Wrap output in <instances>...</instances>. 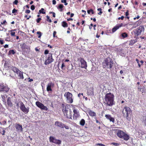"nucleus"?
<instances>
[{
    "label": "nucleus",
    "instance_id": "nucleus-4",
    "mask_svg": "<svg viewBox=\"0 0 146 146\" xmlns=\"http://www.w3.org/2000/svg\"><path fill=\"white\" fill-rule=\"evenodd\" d=\"M117 136L120 138H122L125 141L128 140L130 138L129 136L123 131L119 129L116 130Z\"/></svg>",
    "mask_w": 146,
    "mask_h": 146
},
{
    "label": "nucleus",
    "instance_id": "nucleus-25",
    "mask_svg": "<svg viewBox=\"0 0 146 146\" xmlns=\"http://www.w3.org/2000/svg\"><path fill=\"white\" fill-rule=\"evenodd\" d=\"M17 76L18 78L19 79H23L24 78V77L23 75V72L21 71H20Z\"/></svg>",
    "mask_w": 146,
    "mask_h": 146
},
{
    "label": "nucleus",
    "instance_id": "nucleus-9",
    "mask_svg": "<svg viewBox=\"0 0 146 146\" xmlns=\"http://www.w3.org/2000/svg\"><path fill=\"white\" fill-rule=\"evenodd\" d=\"M137 35L139 36L144 33L145 29L143 26L141 25L137 28Z\"/></svg>",
    "mask_w": 146,
    "mask_h": 146
},
{
    "label": "nucleus",
    "instance_id": "nucleus-11",
    "mask_svg": "<svg viewBox=\"0 0 146 146\" xmlns=\"http://www.w3.org/2000/svg\"><path fill=\"white\" fill-rule=\"evenodd\" d=\"M36 105L41 110L47 111L48 110L47 107L45 106L44 104L39 101H37L35 103Z\"/></svg>",
    "mask_w": 146,
    "mask_h": 146
},
{
    "label": "nucleus",
    "instance_id": "nucleus-35",
    "mask_svg": "<svg viewBox=\"0 0 146 146\" xmlns=\"http://www.w3.org/2000/svg\"><path fill=\"white\" fill-rule=\"evenodd\" d=\"M1 97L3 101H5V99L7 98V96L6 94L1 95Z\"/></svg>",
    "mask_w": 146,
    "mask_h": 146
},
{
    "label": "nucleus",
    "instance_id": "nucleus-43",
    "mask_svg": "<svg viewBox=\"0 0 146 146\" xmlns=\"http://www.w3.org/2000/svg\"><path fill=\"white\" fill-rule=\"evenodd\" d=\"M10 32H11V36H15V33L14 32H13V31H10Z\"/></svg>",
    "mask_w": 146,
    "mask_h": 146
},
{
    "label": "nucleus",
    "instance_id": "nucleus-15",
    "mask_svg": "<svg viewBox=\"0 0 146 146\" xmlns=\"http://www.w3.org/2000/svg\"><path fill=\"white\" fill-rule=\"evenodd\" d=\"M54 86V83L51 82L48 83L47 85L46 90L47 92L52 91V88H53Z\"/></svg>",
    "mask_w": 146,
    "mask_h": 146
},
{
    "label": "nucleus",
    "instance_id": "nucleus-16",
    "mask_svg": "<svg viewBox=\"0 0 146 146\" xmlns=\"http://www.w3.org/2000/svg\"><path fill=\"white\" fill-rule=\"evenodd\" d=\"M79 59L81 64V67L86 68L87 67V64L86 61L82 58H80Z\"/></svg>",
    "mask_w": 146,
    "mask_h": 146
},
{
    "label": "nucleus",
    "instance_id": "nucleus-37",
    "mask_svg": "<svg viewBox=\"0 0 146 146\" xmlns=\"http://www.w3.org/2000/svg\"><path fill=\"white\" fill-rule=\"evenodd\" d=\"M98 11H100V12L98 13V14L99 15H101L102 13L103 12L102 11V9L101 8H98L97 9Z\"/></svg>",
    "mask_w": 146,
    "mask_h": 146
},
{
    "label": "nucleus",
    "instance_id": "nucleus-32",
    "mask_svg": "<svg viewBox=\"0 0 146 146\" xmlns=\"http://www.w3.org/2000/svg\"><path fill=\"white\" fill-rule=\"evenodd\" d=\"M15 53V52L14 50H10L8 53V55H10L11 54H14Z\"/></svg>",
    "mask_w": 146,
    "mask_h": 146
},
{
    "label": "nucleus",
    "instance_id": "nucleus-13",
    "mask_svg": "<svg viewBox=\"0 0 146 146\" xmlns=\"http://www.w3.org/2000/svg\"><path fill=\"white\" fill-rule=\"evenodd\" d=\"M9 90L7 86H5L3 83H0V91H5L7 92Z\"/></svg>",
    "mask_w": 146,
    "mask_h": 146
},
{
    "label": "nucleus",
    "instance_id": "nucleus-61",
    "mask_svg": "<svg viewBox=\"0 0 146 146\" xmlns=\"http://www.w3.org/2000/svg\"><path fill=\"white\" fill-rule=\"evenodd\" d=\"M4 47L5 48H8V44H5L4 46Z\"/></svg>",
    "mask_w": 146,
    "mask_h": 146
},
{
    "label": "nucleus",
    "instance_id": "nucleus-45",
    "mask_svg": "<svg viewBox=\"0 0 146 146\" xmlns=\"http://www.w3.org/2000/svg\"><path fill=\"white\" fill-rule=\"evenodd\" d=\"M1 24L2 25H6L7 24V22L6 20H4L2 22H1Z\"/></svg>",
    "mask_w": 146,
    "mask_h": 146
},
{
    "label": "nucleus",
    "instance_id": "nucleus-55",
    "mask_svg": "<svg viewBox=\"0 0 146 146\" xmlns=\"http://www.w3.org/2000/svg\"><path fill=\"white\" fill-rule=\"evenodd\" d=\"M3 133H1L2 134V135H5V130H3L2 131Z\"/></svg>",
    "mask_w": 146,
    "mask_h": 146
},
{
    "label": "nucleus",
    "instance_id": "nucleus-12",
    "mask_svg": "<svg viewBox=\"0 0 146 146\" xmlns=\"http://www.w3.org/2000/svg\"><path fill=\"white\" fill-rule=\"evenodd\" d=\"M49 141L50 142L53 143L58 145H60L61 143V141L60 140L57 139L54 137L52 136L50 137Z\"/></svg>",
    "mask_w": 146,
    "mask_h": 146
},
{
    "label": "nucleus",
    "instance_id": "nucleus-63",
    "mask_svg": "<svg viewBox=\"0 0 146 146\" xmlns=\"http://www.w3.org/2000/svg\"><path fill=\"white\" fill-rule=\"evenodd\" d=\"M93 26L94 27V30H96V25H93Z\"/></svg>",
    "mask_w": 146,
    "mask_h": 146
},
{
    "label": "nucleus",
    "instance_id": "nucleus-46",
    "mask_svg": "<svg viewBox=\"0 0 146 146\" xmlns=\"http://www.w3.org/2000/svg\"><path fill=\"white\" fill-rule=\"evenodd\" d=\"M18 3L19 2L18 0H15L14 1L13 3L16 5H17Z\"/></svg>",
    "mask_w": 146,
    "mask_h": 146
},
{
    "label": "nucleus",
    "instance_id": "nucleus-40",
    "mask_svg": "<svg viewBox=\"0 0 146 146\" xmlns=\"http://www.w3.org/2000/svg\"><path fill=\"white\" fill-rule=\"evenodd\" d=\"M65 66L64 65V62H63L62 64L61 68L62 70H64L65 69Z\"/></svg>",
    "mask_w": 146,
    "mask_h": 146
},
{
    "label": "nucleus",
    "instance_id": "nucleus-39",
    "mask_svg": "<svg viewBox=\"0 0 146 146\" xmlns=\"http://www.w3.org/2000/svg\"><path fill=\"white\" fill-rule=\"evenodd\" d=\"M46 17L47 18V21L49 22L50 23H51L52 22V21L50 19L49 17L47 15L46 16Z\"/></svg>",
    "mask_w": 146,
    "mask_h": 146
},
{
    "label": "nucleus",
    "instance_id": "nucleus-38",
    "mask_svg": "<svg viewBox=\"0 0 146 146\" xmlns=\"http://www.w3.org/2000/svg\"><path fill=\"white\" fill-rule=\"evenodd\" d=\"M111 144L115 146H119V145H120V144L117 143H116L112 142L111 143Z\"/></svg>",
    "mask_w": 146,
    "mask_h": 146
},
{
    "label": "nucleus",
    "instance_id": "nucleus-10",
    "mask_svg": "<svg viewBox=\"0 0 146 146\" xmlns=\"http://www.w3.org/2000/svg\"><path fill=\"white\" fill-rule=\"evenodd\" d=\"M20 108L21 110L25 114L27 113L29 111V108H26L23 102H21L20 103Z\"/></svg>",
    "mask_w": 146,
    "mask_h": 146
},
{
    "label": "nucleus",
    "instance_id": "nucleus-44",
    "mask_svg": "<svg viewBox=\"0 0 146 146\" xmlns=\"http://www.w3.org/2000/svg\"><path fill=\"white\" fill-rule=\"evenodd\" d=\"M49 51L47 50H44V54H49Z\"/></svg>",
    "mask_w": 146,
    "mask_h": 146
},
{
    "label": "nucleus",
    "instance_id": "nucleus-26",
    "mask_svg": "<svg viewBox=\"0 0 146 146\" xmlns=\"http://www.w3.org/2000/svg\"><path fill=\"white\" fill-rule=\"evenodd\" d=\"M64 7V5L62 4H60L57 7L58 9H60V11L62 12L63 11L62 8Z\"/></svg>",
    "mask_w": 146,
    "mask_h": 146
},
{
    "label": "nucleus",
    "instance_id": "nucleus-28",
    "mask_svg": "<svg viewBox=\"0 0 146 146\" xmlns=\"http://www.w3.org/2000/svg\"><path fill=\"white\" fill-rule=\"evenodd\" d=\"M143 123L145 126H146V115L143 116Z\"/></svg>",
    "mask_w": 146,
    "mask_h": 146
},
{
    "label": "nucleus",
    "instance_id": "nucleus-14",
    "mask_svg": "<svg viewBox=\"0 0 146 146\" xmlns=\"http://www.w3.org/2000/svg\"><path fill=\"white\" fill-rule=\"evenodd\" d=\"M15 127L16 130L18 132H20L23 131V128L22 125L19 123H16L15 125Z\"/></svg>",
    "mask_w": 146,
    "mask_h": 146
},
{
    "label": "nucleus",
    "instance_id": "nucleus-1",
    "mask_svg": "<svg viewBox=\"0 0 146 146\" xmlns=\"http://www.w3.org/2000/svg\"><path fill=\"white\" fill-rule=\"evenodd\" d=\"M104 102L107 106H112L114 105V95L111 92L106 93L104 98Z\"/></svg>",
    "mask_w": 146,
    "mask_h": 146
},
{
    "label": "nucleus",
    "instance_id": "nucleus-6",
    "mask_svg": "<svg viewBox=\"0 0 146 146\" xmlns=\"http://www.w3.org/2000/svg\"><path fill=\"white\" fill-rule=\"evenodd\" d=\"M21 48L23 53L26 54L29 52L30 50V46L27 45L25 43H23L20 45Z\"/></svg>",
    "mask_w": 146,
    "mask_h": 146
},
{
    "label": "nucleus",
    "instance_id": "nucleus-24",
    "mask_svg": "<svg viewBox=\"0 0 146 146\" xmlns=\"http://www.w3.org/2000/svg\"><path fill=\"white\" fill-rule=\"evenodd\" d=\"M88 113L90 116L92 117H95L96 116V113L92 111L91 110H89L88 111Z\"/></svg>",
    "mask_w": 146,
    "mask_h": 146
},
{
    "label": "nucleus",
    "instance_id": "nucleus-54",
    "mask_svg": "<svg viewBox=\"0 0 146 146\" xmlns=\"http://www.w3.org/2000/svg\"><path fill=\"white\" fill-rule=\"evenodd\" d=\"M25 13H29L30 12V11L29 9H27L25 11Z\"/></svg>",
    "mask_w": 146,
    "mask_h": 146
},
{
    "label": "nucleus",
    "instance_id": "nucleus-53",
    "mask_svg": "<svg viewBox=\"0 0 146 146\" xmlns=\"http://www.w3.org/2000/svg\"><path fill=\"white\" fill-rule=\"evenodd\" d=\"M56 32L55 31H54L53 34V36L54 37H56L55 35H56Z\"/></svg>",
    "mask_w": 146,
    "mask_h": 146
},
{
    "label": "nucleus",
    "instance_id": "nucleus-64",
    "mask_svg": "<svg viewBox=\"0 0 146 146\" xmlns=\"http://www.w3.org/2000/svg\"><path fill=\"white\" fill-rule=\"evenodd\" d=\"M138 89L140 91V92L141 91V90L142 89V88H140L139 87H138Z\"/></svg>",
    "mask_w": 146,
    "mask_h": 146
},
{
    "label": "nucleus",
    "instance_id": "nucleus-7",
    "mask_svg": "<svg viewBox=\"0 0 146 146\" xmlns=\"http://www.w3.org/2000/svg\"><path fill=\"white\" fill-rule=\"evenodd\" d=\"M65 97H66L67 102L71 104L73 102V98L72 94L69 92H66L64 95Z\"/></svg>",
    "mask_w": 146,
    "mask_h": 146
},
{
    "label": "nucleus",
    "instance_id": "nucleus-17",
    "mask_svg": "<svg viewBox=\"0 0 146 146\" xmlns=\"http://www.w3.org/2000/svg\"><path fill=\"white\" fill-rule=\"evenodd\" d=\"M73 118L74 119H77L80 116V115L79 112L75 108L73 109Z\"/></svg>",
    "mask_w": 146,
    "mask_h": 146
},
{
    "label": "nucleus",
    "instance_id": "nucleus-50",
    "mask_svg": "<svg viewBox=\"0 0 146 146\" xmlns=\"http://www.w3.org/2000/svg\"><path fill=\"white\" fill-rule=\"evenodd\" d=\"M4 41L3 40H2V39L0 38V43L1 44H2L4 43Z\"/></svg>",
    "mask_w": 146,
    "mask_h": 146
},
{
    "label": "nucleus",
    "instance_id": "nucleus-42",
    "mask_svg": "<svg viewBox=\"0 0 146 146\" xmlns=\"http://www.w3.org/2000/svg\"><path fill=\"white\" fill-rule=\"evenodd\" d=\"M17 10L15 8H14L13 9L12 11V13H17Z\"/></svg>",
    "mask_w": 146,
    "mask_h": 146
},
{
    "label": "nucleus",
    "instance_id": "nucleus-5",
    "mask_svg": "<svg viewBox=\"0 0 146 146\" xmlns=\"http://www.w3.org/2000/svg\"><path fill=\"white\" fill-rule=\"evenodd\" d=\"M123 116L128 120L129 118V115H131L132 113V111L131 108L127 106H125L122 111Z\"/></svg>",
    "mask_w": 146,
    "mask_h": 146
},
{
    "label": "nucleus",
    "instance_id": "nucleus-3",
    "mask_svg": "<svg viewBox=\"0 0 146 146\" xmlns=\"http://www.w3.org/2000/svg\"><path fill=\"white\" fill-rule=\"evenodd\" d=\"M113 64L112 59L109 57L107 58L102 63L103 68L106 69L109 68L110 70H111Z\"/></svg>",
    "mask_w": 146,
    "mask_h": 146
},
{
    "label": "nucleus",
    "instance_id": "nucleus-34",
    "mask_svg": "<svg viewBox=\"0 0 146 146\" xmlns=\"http://www.w3.org/2000/svg\"><path fill=\"white\" fill-rule=\"evenodd\" d=\"M129 15V11L127 10L125 13V15L126 16L125 18L129 19V17L127 16Z\"/></svg>",
    "mask_w": 146,
    "mask_h": 146
},
{
    "label": "nucleus",
    "instance_id": "nucleus-52",
    "mask_svg": "<svg viewBox=\"0 0 146 146\" xmlns=\"http://www.w3.org/2000/svg\"><path fill=\"white\" fill-rule=\"evenodd\" d=\"M96 145H99L100 146H107L102 143H98L96 144Z\"/></svg>",
    "mask_w": 146,
    "mask_h": 146
},
{
    "label": "nucleus",
    "instance_id": "nucleus-19",
    "mask_svg": "<svg viewBox=\"0 0 146 146\" xmlns=\"http://www.w3.org/2000/svg\"><path fill=\"white\" fill-rule=\"evenodd\" d=\"M87 94L88 96H92L94 95V88L93 87L89 88L87 92Z\"/></svg>",
    "mask_w": 146,
    "mask_h": 146
},
{
    "label": "nucleus",
    "instance_id": "nucleus-48",
    "mask_svg": "<svg viewBox=\"0 0 146 146\" xmlns=\"http://www.w3.org/2000/svg\"><path fill=\"white\" fill-rule=\"evenodd\" d=\"M35 7L34 5H32L31 6V9L32 10H34L35 9Z\"/></svg>",
    "mask_w": 146,
    "mask_h": 146
},
{
    "label": "nucleus",
    "instance_id": "nucleus-8",
    "mask_svg": "<svg viewBox=\"0 0 146 146\" xmlns=\"http://www.w3.org/2000/svg\"><path fill=\"white\" fill-rule=\"evenodd\" d=\"M52 54L51 53H49L44 62V64L45 65H47L54 61V60L52 58Z\"/></svg>",
    "mask_w": 146,
    "mask_h": 146
},
{
    "label": "nucleus",
    "instance_id": "nucleus-27",
    "mask_svg": "<svg viewBox=\"0 0 146 146\" xmlns=\"http://www.w3.org/2000/svg\"><path fill=\"white\" fill-rule=\"evenodd\" d=\"M141 23V22L140 21H137L135 23L134 27V28H135L139 26Z\"/></svg>",
    "mask_w": 146,
    "mask_h": 146
},
{
    "label": "nucleus",
    "instance_id": "nucleus-60",
    "mask_svg": "<svg viewBox=\"0 0 146 146\" xmlns=\"http://www.w3.org/2000/svg\"><path fill=\"white\" fill-rule=\"evenodd\" d=\"M28 79H29V82H31L33 81V80L32 79H30V78H29Z\"/></svg>",
    "mask_w": 146,
    "mask_h": 146
},
{
    "label": "nucleus",
    "instance_id": "nucleus-56",
    "mask_svg": "<svg viewBox=\"0 0 146 146\" xmlns=\"http://www.w3.org/2000/svg\"><path fill=\"white\" fill-rule=\"evenodd\" d=\"M93 26V24L92 23H91L90 24V26H89V29H91L92 28V27Z\"/></svg>",
    "mask_w": 146,
    "mask_h": 146
},
{
    "label": "nucleus",
    "instance_id": "nucleus-20",
    "mask_svg": "<svg viewBox=\"0 0 146 146\" xmlns=\"http://www.w3.org/2000/svg\"><path fill=\"white\" fill-rule=\"evenodd\" d=\"M105 117L107 119L109 120L110 122H112L113 123H114V118L112 117L110 115L106 114Z\"/></svg>",
    "mask_w": 146,
    "mask_h": 146
},
{
    "label": "nucleus",
    "instance_id": "nucleus-31",
    "mask_svg": "<svg viewBox=\"0 0 146 146\" xmlns=\"http://www.w3.org/2000/svg\"><path fill=\"white\" fill-rule=\"evenodd\" d=\"M44 11V9L43 8H42L39 11V12H38V14H44L46 13L45 11Z\"/></svg>",
    "mask_w": 146,
    "mask_h": 146
},
{
    "label": "nucleus",
    "instance_id": "nucleus-23",
    "mask_svg": "<svg viewBox=\"0 0 146 146\" xmlns=\"http://www.w3.org/2000/svg\"><path fill=\"white\" fill-rule=\"evenodd\" d=\"M7 103L8 106L10 107H11L13 106V104L11 100V98L10 97H8L7 99Z\"/></svg>",
    "mask_w": 146,
    "mask_h": 146
},
{
    "label": "nucleus",
    "instance_id": "nucleus-57",
    "mask_svg": "<svg viewBox=\"0 0 146 146\" xmlns=\"http://www.w3.org/2000/svg\"><path fill=\"white\" fill-rule=\"evenodd\" d=\"M73 19L72 18H69L67 19V20L68 21H73Z\"/></svg>",
    "mask_w": 146,
    "mask_h": 146
},
{
    "label": "nucleus",
    "instance_id": "nucleus-18",
    "mask_svg": "<svg viewBox=\"0 0 146 146\" xmlns=\"http://www.w3.org/2000/svg\"><path fill=\"white\" fill-rule=\"evenodd\" d=\"M123 25L122 23H121L119 24L116 25L115 26L113 27L112 29V31L113 33L115 32L118 29L122 27Z\"/></svg>",
    "mask_w": 146,
    "mask_h": 146
},
{
    "label": "nucleus",
    "instance_id": "nucleus-62",
    "mask_svg": "<svg viewBox=\"0 0 146 146\" xmlns=\"http://www.w3.org/2000/svg\"><path fill=\"white\" fill-rule=\"evenodd\" d=\"M135 42H133V41H130V44H131L132 45Z\"/></svg>",
    "mask_w": 146,
    "mask_h": 146
},
{
    "label": "nucleus",
    "instance_id": "nucleus-59",
    "mask_svg": "<svg viewBox=\"0 0 146 146\" xmlns=\"http://www.w3.org/2000/svg\"><path fill=\"white\" fill-rule=\"evenodd\" d=\"M64 127L66 129H69L68 126L65 125L64 124Z\"/></svg>",
    "mask_w": 146,
    "mask_h": 146
},
{
    "label": "nucleus",
    "instance_id": "nucleus-33",
    "mask_svg": "<svg viewBox=\"0 0 146 146\" xmlns=\"http://www.w3.org/2000/svg\"><path fill=\"white\" fill-rule=\"evenodd\" d=\"M121 35L123 38H124L126 37H127L128 36V34L126 33H123L121 34Z\"/></svg>",
    "mask_w": 146,
    "mask_h": 146
},
{
    "label": "nucleus",
    "instance_id": "nucleus-30",
    "mask_svg": "<svg viewBox=\"0 0 146 146\" xmlns=\"http://www.w3.org/2000/svg\"><path fill=\"white\" fill-rule=\"evenodd\" d=\"M85 121L84 119H81L80 122V124L82 126H84L85 124Z\"/></svg>",
    "mask_w": 146,
    "mask_h": 146
},
{
    "label": "nucleus",
    "instance_id": "nucleus-29",
    "mask_svg": "<svg viewBox=\"0 0 146 146\" xmlns=\"http://www.w3.org/2000/svg\"><path fill=\"white\" fill-rule=\"evenodd\" d=\"M62 25L64 27H66L68 26V24L65 21H63L62 22Z\"/></svg>",
    "mask_w": 146,
    "mask_h": 146
},
{
    "label": "nucleus",
    "instance_id": "nucleus-22",
    "mask_svg": "<svg viewBox=\"0 0 146 146\" xmlns=\"http://www.w3.org/2000/svg\"><path fill=\"white\" fill-rule=\"evenodd\" d=\"M11 70L17 75L19 74L20 71H21L18 69L14 66H12L11 67Z\"/></svg>",
    "mask_w": 146,
    "mask_h": 146
},
{
    "label": "nucleus",
    "instance_id": "nucleus-36",
    "mask_svg": "<svg viewBox=\"0 0 146 146\" xmlns=\"http://www.w3.org/2000/svg\"><path fill=\"white\" fill-rule=\"evenodd\" d=\"M88 13V14H90L91 13L92 14H94V11L92 9H90L87 11Z\"/></svg>",
    "mask_w": 146,
    "mask_h": 146
},
{
    "label": "nucleus",
    "instance_id": "nucleus-2",
    "mask_svg": "<svg viewBox=\"0 0 146 146\" xmlns=\"http://www.w3.org/2000/svg\"><path fill=\"white\" fill-rule=\"evenodd\" d=\"M62 108V111L64 113V116L67 118L72 119V111L69 109V106L68 105H65L62 104L61 105Z\"/></svg>",
    "mask_w": 146,
    "mask_h": 146
},
{
    "label": "nucleus",
    "instance_id": "nucleus-41",
    "mask_svg": "<svg viewBox=\"0 0 146 146\" xmlns=\"http://www.w3.org/2000/svg\"><path fill=\"white\" fill-rule=\"evenodd\" d=\"M37 34L38 35V38H40L41 37V36L42 35V33L41 32L39 31H38L37 32Z\"/></svg>",
    "mask_w": 146,
    "mask_h": 146
},
{
    "label": "nucleus",
    "instance_id": "nucleus-58",
    "mask_svg": "<svg viewBox=\"0 0 146 146\" xmlns=\"http://www.w3.org/2000/svg\"><path fill=\"white\" fill-rule=\"evenodd\" d=\"M56 2L55 0H53L52 1V4L53 5H55L56 4Z\"/></svg>",
    "mask_w": 146,
    "mask_h": 146
},
{
    "label": "nucleus",
    "instance_id": "nucleus-51",
    "mask_svg": "<svg viewBox=\"0 0 146 146\" xmlns=\"http://www.w3.org/2000/svg\"><path fill=\"white\" fill-rule=\"evenodd\" d=\"M50 13H52V16L54 17H55V13L54 12H50Z\"/></svg>",
    "mask_w": 146,
    "mask_h": 146
},
{
    "label": "nucleus",
    "instance_id": "nucleus-21",
    "mask_svg": "<svg viewBox=\"0 0 146 146\" xmlns=\"http://www.w3.org/2000/svg\"><path fill=\"white\" fill-rule=\"evenodd\" d=\"M55 125L57 127H60L62 128L64 127V124L60 122L56 121L55 123Z\"/></svg>",
    "mask_w": 146,
    "mask_h": 146
},
{
    "label": "nucleus",
    "instance_id": "nucleus-47",
    "mask_svg": "<svg viewBox=\"0 0 146 146\" xmlns=\"http://www.w3.org/2000/svg\"><path fill=\"white\" fill-rule=\"evenodd\" d=\"M41 20V19L40 18H38L36 20V21L37 23H39Z\"/></svg>",
    "mask_w": 146,
    "mask_h": 146
},
{
    "label": "nucleus",
    "instance_id": "nucleus-49",
    "mask_svg": "<svg viewBox=\"0 0 146 146\" xmlns=\"http://www.w3.org/2000/svg\"><path fill=\"white\" fill-rule=\"evenodd\" d=\"M124 18V17L123 16H121V17H119L118 18V19L119 20H120V19L121 20H123Z\"/></svg>",
    "mask_w": 146,
    "mask_h": 146
}]
</instances>
